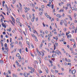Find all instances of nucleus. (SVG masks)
<instances>
[{
  "instance_id": "nucleus-35",
  "label": "nucleus",
  "mask_w": 77,
  "mask_h": 77,
  "mask_svg": "<svg viewBox=\"0 0 77 77\" xmlns=\"http://www.w3.org/2000/svg\"><path fill=\"white\" fill-rule=\"evenodd\" d=\"M31 45L32 47V48H34V47H33V45L32 44H31Z\"/></svg>"
},
{
  "instance_id": "nucleus-46",
  "label": "nucleus",
  "mask_w": 77,
  "mask_h": 77,
  "mask_svg": "<svg viewBox=\"0 0 77 77\" xmlns=\"http://www.w3.org/2000/svg\"><path fill=\"white\" fill-rule=\"evenodd\" d=\"M29 19H30V18H31V15H29Z\"/></svg>"
},
{
  "instance_id": "nucleus-31",
  "label": "nucleus",
  "mask_w": 77,
  "mask_h": 77,
  "mask_svg": "<svg viewBox=\"0 0 77 77\" xmlns=\"http://www.w3.org/2000/svg\"><path fill=\"white\" fill-rule=\"evenodd\" d=\"M50 36L48 38V41H50Z\"/></svg>"
},
{
  "instance_id": "nucleus-17",
  "label": "nucleus",
  "mask_w": 77,
  "mask_h": 77,
  "mask_svg": "<svg viewBox=\"0 0 77 77\" xmlns=\"http://www.w3.org/2000/svg\"><path fill=\"white\" fill-rule=\"evenodd\" d=\"M5 50H7V52H8V47H5Z\"/></svg>"
},
{
  "instance_id": "nucleus-33",
  "label": "nucleus",
  "mask_w": 77,
  "mask_h": 77,
  "mask_svg": "<svg viewBox=\"0 0 77 77\" xmlns=\"http://www.w3.org/2000/svg\"><path fill=\"white\" fill-rule=\"evenodd\" d=\"M1 37L2 38V39H3V36L2 35H1Z\"/></svg>"
},
{
  "instance_id": "nucleus-51",
  "label": "nucleus",
  "mask_w": 77,
  "mask_h": 77,
  "mask_svg": "<svg viewBox=\"0 0 77 77\" xmlns=\"http://www.w3.org/2000/svg\"><path fill=\"white\" fill-rule=\"evenodd\" d=\"M55 39H56V40H57V39H58V38H57V37H55Z\"/></svg>"
},
{
  "instance_id": "nucleus-53",
  "label": "nucleus",
  "mask_w": 77,
  "mask_h": 77,
  "mask_svg": "<svg viewBox=\"0 0 77 77\" xmlns=\"http://www.w3.org/2000/svg\"><path fill=\"white\" fill-rule=\"evenodd\" d=\"M3 35H6V32H3Z\"/></svg>"
},
{
  "instance_id": "nucleus-52",
  "label": "nucleus",
  "mask_w": 77,
  "mask_h": 77,
  "mask_svg": "<svg viewBox=\"0 0 77 77\" xmlns=\"http://www.w3.org/2000/svg\"><path fill=\"white\" fill-rule=\"evenodd\" d=\"M0 62L1 63H3V61H0Z\"/></svg>"
},
{
  "instance_id": "nucleus-49",
  "label": "nucleus",
  "mask_w": 77,
  "mask_h": 77,
  "mask_svg": "<svg viewBox=\"0 0 77 77\" xmlns=\"http://www.w3.org/2000/svg\"><path fill=\"white\" fill-rule=\"evenodd\" d=\"M2 50H5V48H4L3 47H2Z\"/></svg>"
},
{
  "instance_id": "nucleus-30",
  "label": "nucleus",
  "mask_w": 77,
  "mask_h": 77,
  "mask_svg": "<svg viewBox=\"0 0 77 77\" xmlns=\"http://www.w3.org/2000/svg\"><path fill=\"white\" fill-rule=\"evenodd\" d=\"M19 51L20 52V53L21 54V52H22V51H21V49H20V50H19Z\"/></svg>"
},
{
  "instance_id": "nucleus-7",
  "label": "nucleus",
  "mask_w": 77,
  "mask_h": 77,
  "mask_svg": "<svg viewBox=\"0 0 77 77\" xmlns=\"http://www.w3.org/2000/svg\"><path fill=\"white\" fill-rule=\"evenodd\" d=\"M16 21L17 23H20V19L19 18H17Z\"/></svg>"
},
{
  "instance_id": "nucleus-23",
  "label": "nucleus",
  "mask_w": 77,
  "mask_h": 77,
  "mask_svg": "<svg viewBox=\"0 0 77 77\" xmlns=\"http://www.w3.org/2000/svg\"><path fill=\"white\" fill-rule=\"evenodd\" d=\"M16 56L17 57H18L20 56V54L19 53H17V54Z\"/></svg>"
},
{
  "instance_id": "nucleus-20",
  "label": "nucleus",
  "mask_w": 77,
  "mask_h": 77,
  "mask_svg": "<svg viewBox=\"0 0 77 77\" xmlns=\"http://www.w3.org/2000/svg\"><path fill=\"white\" fill-rule=\"evenodd\" d=\"M46 72L48 73V69L47 68L46 69H45Z\"/></svg>"
},
{
  "instance_id": "nucleus-16",
  "label": "nucleus",
  "mask_w": 77,
  "mask_h": 77,
  "mask_svg": "<svg viewBox=\"0 0 77 77\" xmlns=\"http://www.w3.org/2000/svg\"><path fill=\"white\" fill-rule=\"evenodd\" d=\"M6 8L7 10V11L8 12H9V8H8V6L6 7Z\"/></svg>"
},
{
  "instance_id": "nucleus-54",
  "label": "nucleus",
  "mask_w": 77,
  "mask_h": 77,
  "mask_svg": "<svg viewBox=\"0 0 77 77\" xmlns=\"http://www.w3.org/2000/svg\"><path fill=\"white\" fill-rule=\"evenodd\" d=\"M74 15L75 16L74 17H75L76 16H77V14H76L75 13L74 14Z\"/></svg>"
},
{
  "instance_id": "nucleus-58",
  "label": "nucleus",
  "mask_w": 77,
  "mask_h": 77,
  "mask_svg": "<svg viewBox=\"0 0 77 77\" xmlns=\"http://www.w3.org/2000/svg\"><path fill=\"white\" fill-rule=\"evenodd\" d=\"M19 26H20V27H22V26H21V23H20V22H19Z\"/></svg>"
},
{
  "instance_id": "nucleus-14",
  "label": "nucleus",
  "mask_w": 77,
  "mask_h": 77,
  "mask_svg": "<svg viewBox=\"0 0 77 77\" xmlns=\"http://www.w3.org/2000/svg\"><path fill=\"white\" fill-rule=\"evenodd\" d=\"M13 2L12 3L13 4H15V3L16 2V0H12Z\"/></svg>"
},
{
  "instance_id": "nucleus-27",
  "label": "nucleus",
  "mask_w": 77,
  "mask_h": 77,
  "mask_svg": "<svg viewBox=\"0 0 77 77\" xmlns=\"http://www.w3.org/2000/svg\"><path fill=\"white\" fill-rule=\"evenodd\" d=\"M42 43L41 45L40 46L39 48H42Z\"/></svg>"
},
{
  "instance_id": "nucleus-42",
  "label": "nucleus",
  "mask_w": 77,
  "mask_h": 77,
  "mask_svg": "<svg viewBox=\"0 0 77 77\" xmlns=\"http://www.w3.org/2000/svg\"><path fill=\"white\" fill-rule=\"evenodd\" d=\"M70 61H71V60L69 59H68L67 60V62H70Z\"/></svg>"
},
{
  "instance_id": "nucleus-18",
  "label": "nucleus",
  "mask_w": 77,
  "mask_h": 77,
  "mask_svg": "<svg viewBox=\"0 0 77 77\" xmlns=\"http://www.w3.org/2000/svg\"><path fill=\"white\" fill-rule=\"evenodd\" d=\"M71 35L70 34L69 35H67V38H71Z\"/></svg>"
},
{
  "instance_id": "nucleus-55",
  "label": "nucleus",
  "mask_w": 77,
  "mask_h": 77,
  "mask_svg": "<svg viewBox=\"0 0 77 77\" xmlns=\"http://www.w3.org/2000/svg\"><path fill=\"white\" fill-rule=\"evenodd\" d=\"M72 10L73 11L74 10V8L73 7H72Z\"/></svg>"
},
{
  "instance_id": "nucleus-13",
  "label": "nucleus",
  "mask_w": 77,
  "mask_h": 77,
  "mask_svg": "<svg viewBox=\"0 0 77 77\" xmlns=\"http://www.w3.org/2000/svg\"><path fill=\"white\" fill-rule=\"evenodd\" d=\"M4 54H8V52H6V51H4Z\"/></svg>"
},
{
  "instance_id": "nucleus-28",
  "label": "nucleus",
  "mask_w": 77,
  "mask_h": 77,
  "mask_svg": "<svg viewBox=\"0 0 77 77\" xmlns=\"http://www.w3.org/2000/svg\"><path fill=\"white\" fill-rule=\"evenodd\" d=\"M40 36H42V38H44V35H42V34H40Z\"/></svg>"
},
{
  "instance_id": "nucleus-6",
  "label": "nucleus",
  "mask_w": 77,
  "mask_h": 77,
  "mask_svg": "<svg viewBox=\"0 0 77 77\" xmlns=\"http://www.w3.org/2000/svg\"><path fill=\"white\" fill-rule=\"evenodd\" d=\"M42 57H43L44 56V53L42 52H41V54Z\"/></svg>"
},
{
  "instance_id": "nucleus-50",
  "label": "nucleus",
  "mask_w": 77,
  "mask_h": 77,
  "mask_svg": "<svg viewBox=\"0 0 77 77\" xmlns=\"http://www.w3.org/2000/svg\"><path fill=\"white\" fill-rule=\"evenodd\" d=\"M14 42H12L11 43V44H10V45H13V44H14Z\"/></svg>"
},
{
  "instance_id": "nucleus-24",
  "label": "nucleus",
  "mask_w": 77,
  "mask_h": 77,
  "mask_svg": "<svg viewBox=\"0 0 77 77\" xmlns=\"http://www.w3.org/2000/svg\"><path fill=\"white\" fill-rule=\"evenodd\" d=\"M59 12H63V9H62L60 10V11H59Z\"/></svg>"
},
{
  "instance_id": "nucleus-44",
  "label": "nucleus",
  "mask_w": 77,
  "mask_h": 77,
  "mask_svg": "<svg viewBox=\"0 0 77 77\" xmlns=\"http://www.w3.org/2000/svg\"><path fill=\"white\" fill-rule=\"evenodd\" d=\"M12 20L14 22V23H15V22H14V21H15V20H14V18L12 17Z\"/></svg>"
},
{
  "instance_id": "nucleus-8",
  "label": "nucleus",
  "mask_w": 77,
  "mask_h": 77,
  "mask_svg": "<svg viewBox=\"0 0 77 77\" xmlns=\"http://www.w3.org/2000/svg\"><path fill=\"white\" fill-rule=\"evenodd\" d=\"M35 19V16H33V18L32 19V22H33L34 21V19Z\"/></svg>"
},
{
  "instance_id": "nucleus-21",
  "label": "nucleus",
  "mask_w": 77,
  "mask_h": 77,
  "mask_svg": "<svg viewBox=\"0 0 77 77\" xmlns=\"http://www.w3.org/2000/svg\"><path fill=\"white\" fill-rule=\"evenodd\" d=\"M69 18L70 20H71V21H72V18H71V15H70L69 16Z\"/></svg>"
},
{
  "instance_id": "nucleus-59",
  "label": "nucleus",
  "mask_w": 77,
  "mask_h": 77,
  "mask_svg": "<svg viewBox=\"0 0 77 77\" xmlns=\"http://www.w3.org/2000/svg\"><path fill=\"white\" fill-rule=\"evenodd\" d=\"M55 72H57H57H58V70H55Z\"/></svg>"
},
{
  "instance_id": "nucleus-64",
  "label": "nucleus",
  "mask_w": 77,
  "mask_h": 77,
  "mask_svg": "<svg viewBox=\"0 0 77 77\" xmlns=\"http://www.w3.org/2000/svg\"><path fill=\"white\" fill-rule=\"evenodd\" d=\"M25 12H27V9L25 10Z\"/></svg>"
},
{
  "instance_id": "nucleus-25",
  "label": "nucleus",
  "mask_w": 77,
  "mask_h": 77,
  "mask_svg": "<svg viewBox=\"0 0 77 77\" xmlns=\"http://www.w3.org/2000/svg\"><path fill=\"white\" fill-rule=\"evenodd\" d=\"M22 17H23V18L24 19L26 18L25 17V15H24V14H23L22 15Z\"/></svg>"
},
{
  "instance_id": "nucleus-47",
  "label": "nucleus",
  "mask_w": 77,
  "mask_h": 77,
  "mask_svg": "<svg viewBox=\"0 0 77 77\" xmlns=\"http://www.w3.org/2000/svg\"><path fill=\"white\" fill-rule=\"evenodd\" d=\"M50 29L51 30L52 29V28H51V26H50Z\"/></svg>"
},
{
  "instance_id": "nucleus-37",
  "label": "nucleus",
  "mask_w": 77,
  "mask_h": 77,
  "mask_svg": "<svg viewBox=\"0 0 77 77\" xmlns=\"http://www.w3.org/2000/svg\"><path fill=\"white\" fill-rule=\"evenodd\" d=\"M32 30H34V29H35V28H34V26H32Z\"/></svg>"
},
{
  "instance_id": "nucleus-56",
  "label": "nucleus",
  "mask_w": 77,
  "mask_h": 77,
  "mask_svg": "<svg viewBox=\"0 0 77 77\" xmlns=\"http://www.w3.org/2000/svg\"><path fill=\"white\" fill-rule=\"evenodd\" d=\"M19 59H20V60H21V56L19 57Z\"/></svg>"
},
{
  "instance_id": "nucleus-63",
  "label": "nucleus",
  "mask_w": 77,
  "mask_h": 77,
  "mask_svg": "<svg viewBox=\"0 0 77 77\" xmlns=\"http://www.w3.org/2000/svg\"><path fill=\"white\" fill-rule=\"evenodd\" d=\"M72 11H71V10H70L69 11V13H71V12H72Z\"/></svg>"
},
{
  "instance_id": "nucleus-11",
  "label": "nucleus",
  "mask_w": 77,
  "mask_h": 77,
  "mask_svg": "<svg viewBox=\"0 0 77 77\" xmlns=\"http://www.w3.org/2000/svg\"><path fill=\"white\" fill-rule=\"evenodd\" d=\"M9 29H7L8 32H11V28H10Z\"/></svg>"
},
{
  "instance_id": "nucleus-19",
  "label": "nucleus",
  "mask_w": 77,
  "mask_h": 77,
  "mask_svg": "<svg viewBox=\"0 0 77 77\" xmlns=\"http://www.w3.org/2000/svg\"><path fill=\"white\" fill-rule=\"evenodd\" d=\"M13 75L14 77H17V75L15 74H13Z\"/></svg>"
},
{
  "instance_id": "nucleus-34",
  "label": "nucleus",
  "mask_w": 77,
  "mask_h": 77,
  "mask_svg": "<svg viewBox=\"0 0 77 77\" xmlns=\"http://www.w3.org/2000/svg\"><path fill=\"white\" fill-rule=\"evenodd\" d=\"M26 52H28V50L27 49V48H26Z\"/></svg>"
},
{
  "instance_id": "nucleus-32",
  "label": "nucleus",
  "mask_w": 77,
  "mask_h": 77,
  "mask_svg": "<svg viewBox=\"0 0 77 77\" xmlns=\"http://www.w3.org/2000/svg\"><path fill=\"white\" fill-rule=\"evenodd\" d=\"M51 8H52V9H53V8H54V5H51Z\"/></svg>"
},
{
  "instance_id": "nucleus-5",
  "label": "nucleus",
  "mask_w": 77,
  "mask_h": 77,
  "mask_svg": "<svg viewBox=\"0 0 77 77\" xmlns=\"http://www.w3.org/2000/svg\"><path fill=\"white\" fill-rule=\"evenodd\" d=\"M56 16L58 18H61V16H60V14H58L56 15Z\"/></svg>"
},
{
  "instance_id": "nucleus-22",
  "label": "nucleus",
  "mask_w": 77,
  "mask_h": 77,
  "mask_svg": "<svg viewBox=\"0 0 77 77\" xmlns=\"http://www.w3.org/2000/svg\"><path fill=\"white\" fill-rule=\"evenodd\" d=\"M4 46L5 47H8V46H7V43L5 44L4 45Z\"/></svg>"
},
{
  "instance_id": "nucleus-61",
  "label": "nucleus",
  "mask_w": 77,
  "mask_h": 77,
  "mask_svg": "<svg viewBox=\"0 0 77 77\" xmlns=\"http://www.w3.org/2000/svg\"><path fill=\"white\" fill-rule=\"evenodd\" d=\"M47 17L48 18H50V16H49V15H47Z\"/></svg>"
},
{
  "instance_id": "nucleus-45",
  "label": "nucleus",
  "mask_w": 77,
  "mask_h": 77,
  "mask_svg": "<svg viewBox=\"0 0 77 77\" xmlns=\"http://www.w3.org/2000/svg\"><path fill=\"white\" fill-rule=\"evenodd\" d=\"M32 6L33 8H35V5H34V4H32Z\"/></svg>"
},
{
  "instance_id": "nucleus-1",
  "label": "nucleus",
  "mask_w": 77,
  "mask_h": 77,
  "mask_svg": "<svg viewBox=\"0 0 77 77\" xmlns=\"http://www.w3.org/2000/svg\"><path fill=\"white\" fill-rule=\"evenodd\" d=\"M52 0H50V2H49L48 4L47 5L48 6H49V7H51V4L52 2Z\"/></svg>"
},
{
  "instance_id": "nucleus-10",
  "label": "nucleus",
  "mask_w": 77,
  "mask_h": 77,
  "mask_svg": "<svg viewBox=\"0 0 77 77\" xmlns=\"http://www.w3.org/2000/svg\"><path fill=\"white\" fill-rule=\"evenodd\" d=\"M33 32V33H36V34H38V32H37L36 31V30H32Z\"/></svg>"
},
{
  "instance_id": "nucleus-15",
  "label": "nucleus",
  "mask_w": 77,
  "mask_h": 77,
  "mask_svg": "<svg viewBox=\"0 0 77 77\" xmlns=\"http://www.w3.org/2000/svg\"><path fill=\"white\" fill-rule=\"evenodd\" d=\"M55 47L58 46V44L57 42L55 43Z\"/></svg>"
},
{
  "instance_id": "nucleus-26",
  "label": "nucleus",
  "mask_w": 77,
  "mask_h": 77,
  "mask_svg": "<svg viewBox=\"0 0 77 77\" xmlns=\"http://www.w3.org/2000/svg\"><path fill=\"white\" fill-rule=\"evenodd\" d=\"M3 21V18H2L1 20V23H2Z\"/></svg>"
},
{
  "instance_id": "nucleus-41",
  "label": "nucleus",
  "mask_w": 77,
  "mask_h": 77,
  "mask_svg": "<svg viewBox=\"0 0 77 77\" xmlns=\"http://www.w3.org/2000/svg\"><path fill=\"white\" fill-rule=\"evenodd\" d=\"M60 24L61 25V26H62L63 24V22L62 21L60 23Z\"/></svg>"
},
{
  "instance_id": "nucleus-3",
  "label": "nucleus",
  "mask_w": 77,
  "mask_h": 77,
  "mask_svg": "<svg viewBox=\"0 0 77 77\" xmlns=\"http://www.w3.org/2000/svg\"><path fill=\"white\" fill-rule=\"evenodd\" d=\"M24 75L25 77H28V74L26 72H24Z\"/></svg>"
},
{
  "instance_id": "nucleus-43",
  "label": "nucleus",
  "mask_w": 77,
  "mask_h": 77,
  "mask_svg": "<svg viewBox=\"0 0 77 77\" xmlns=\"http://www.w3.org/2000/svg\"><path fill=\"white\" fill-rule=\"evenodd\" d=\"M39 73H40V74H41V73H42V71H41V70H39Z\"/></svg>"
},
{
  "instance_id": "nucleus-57",
  "label": "nucleus",
  "mask_w": 77,
  "mask_h": 77,
  "mask_svg": "<svg viewBox=\"0 0 77 77\" xmlns=\"http://www.w3.org/2000/svg\"><path fill=\"white\" fill-rule=\"evenodd\" d=\"M40 15H42V12H41V13H40Z\"/></svg>"
},
{
  "instance_id": "nucleus-48",
  "label": "nucleus",
  "mask_w": 77,
  "mask_h": 77,
  "mask_svg": "<svg viewBox=\"0 0 77 77\" xmlns=\"http://www.w3.org/2000/svg\"><path fill=\"white\" fill-rule=\"evenodd\" d=\"M12 42V38H10V42Z\"/></svg>"
},
{
  "instance_id": "nucleus-39",
  "label": "nucleus",
  "mask_w": 77,
  "mask_h": 77,
  "mask_svg": "<svg viewBox=\"0 0 77 77\" xmlns=\"http://www.w3.org/2000/svg\"><path fill=\"white\" fill-rule=\"evenodd\" d=\"M43 1L44 2H45V3H47V2L45 1V0H43Z\"/></svg>"
},
{
  "instance_id": "nucleus-12",
  "label": "nucleus",
  "mask_w": 77,
  "mask_h": 77,
  "mask_svg": "<svg viewBox=\"0 0 77 77\" xmlns=\"http://www.w3.org/2000/svg\"><path fill=\"white\" fill-rule=\"evenodd\" d=\"M64 24L66 26H67V22H66L65 21V22H64Z\"/></svg>"
},
{
  "instance_id": "nucleus-62",
  "label": "nucleus",
  "mask_w": 77,
  "mask_h": 77,
  "mask_svg": "<svg viewBox=\"0 0 77 77\" xmlns=\"http://www.w3.org/2000/svg\"><path fill=\"white\" fill-rule=\"evenodd\" d=\"M51 71L52 72H54V71H53V69H51Z\"/></svg>"
},
{
  "instance_id": "nucleus-60",
  "label": "nucleus",
  "mask_w": 77,
  "mask_h": 77,
  "mask_svg": "<svg viewBox=\"0 0 77 77\" xmlns=\"http://www.w3.org/2000/svg\"><path fill=\"white\" fill-rule=\"evenodd\" d=\"M35 63H37V64H38V62H37V61H35Z\"/></svg>"
},
{
  "instance_id": "nucleus-2",
  "label": "nucleus",
  "mask_w": 77,
  "mask_h": 77,
  "mask_svg": "<svg viewBox=\"0 0 77 77\" xmlns=\"http://www.w3.org/2000/svg\"><path fill=\"white\" fill-rule=\"evenodd\" d=\"M71 72L72 74H75V73L76 72V70H75V69L72 70Z\"/></svg>"
},
{
  "instance_id": "nucleus-4",
  "label": "nucleus",
  "mask_w": 77,
  "mask_h": 77,
  "mask_svg": "<svg viewBox=\"0 0 77 77\" xmlns=\"http://www.w3.org/2000/svg\"><path fill=\"white\" fill-rule=\"evenodd\" d=\"M57 53L58 55V56H59V54H61V52H60L58 50H57Z\"/></svg>"
},
{
  "instance_id": "nucleus-36",
  "label": "nucleus",
  "mask_w": 77,
  "mask_h": 77,
  "mask_svg": "<svg viewBox=\"0 0 77 77\" xmlns=\"http://www.w3.org/2000/svg\"><path fill=\"white\" fill-rule=\"evenodd\" d=\"M2 27H4V26H5V25H4V23H3V22L2 23Z\"/></svg>"
},
{
  "instance_id": "nucleus-38",
  "label": "nucleus",
  "mask_w": 77,
  "mask_h": 77,
  "mask_svg": "<svg viewBox=\"0 0 77 77\" xmlns=\"http://www.w3.org/2000/svg\"><path fill=\"white\" fill-rule=\"evenodd\" d=\"M35 41H38V39H37V37H36V38L35 39Z\"/></svg>"
},
{
  "instance_id": "nucleus-40",
  "label": "nucleus",
  "mask_w": 77,
  "mask_h": 77,
  "mask_svg": "<svg viewBox=\"0 0 77 77\" xmlns=\"http://www.w3.org/2000/svg\"><path fill=\"white\" fill-rule=\"evenodd\" d=\"M26 43H27V44L28 45H29V42H28V41H27Z\"/></svg>"
},
{
  "instance_id": "nucleus-9",
  "label": "nucleus",
  "mask_w": 77,
  "mask_h": 77,
  "mask_svg": "<svg viewBox=\"0 0 77 77\" xmlns=\"http://www.w3.org/2000/svg\"><path fill=\"white\" fill-rule=\"evenodd\" d=\"M38 56H40L41 54V52H39V51H38V52H37Z\"/></svg>"
},
{
  "instance_id": "nucleus-29",
  "label": "nucleus",
  "mask_w": 77,
  "mask_h": 77,
  "mask_svg": "<svg viewBox=\"0 0 77 77\" xmlns=\"http://www.w3.org/2000/svg\"><path fill=\"white\" fill-rule=\"evenodd\" d=\"M51 42L53 43V44H54V41L53 40H51Z\"/></svg>"
}]
</instances>
